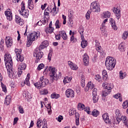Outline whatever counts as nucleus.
<instances>
[{
	"instance_id": "1",
	"label": "nucleus",
	"mask_w": 128,
	"mask_h": 128,
	"mask_svg": "<svg viewBox=\"0 0 128 128\" xmlns=\"http://www.w3.org/2000/svg\"><path fill=\"white\" fill-rule=\"evenodd\" d=\"M5 66L7 68V71L8 74L10 76H14V68H12V56L10 54H8L4 56Z\"/></svg>"
},
{
	"instance_id": "2",
	"label": "nucleus",
	"mask_w": 128,
	"mask_h": 128,
	"mask_svg": "<svg viewBox=\"0 0 128 128\" xmlns=\"http://www.w3.org/2000/svg\"><path fill=\"white\" fill-rule=\"evenodd\" d=\"M116 120H114V124H118L122 120L125 126L128 128V118H126V116H122V114H120V112L119 110H116Z\"/></svg>"
},
{
	"instance_id": "3",
	"label": "nucleus",
	"mask_w": 128,
	"mask_h": 128,
	"mask_svg": "<svg viewBox=\"0 0 128 128\" xmlns=\"http://www.w3.org/2000/svg\"><path fill=\"white\" fill-rule=\"evenodd\" d=\"M116 60L114 58L108 56L105 62V66L107 70H112L116 66Z\"/></svg>"
},
{
	"instance_id": "4",
	"label": "nucleus",
	"mask_w": 128,
	"mask_h": 128,
	"mask_svg": "<svg viewBox=\"0 0 128 128\" xmlns=\"http://www.w3.org/2000/svg\"><path fill=\"white\" fill-rule=\"evenodd\" d=\"M48 70L50 72V82H54V80H58L60 76H62V73L59 72L58 75L56 74V70L55 68L50 66L48 68Z\"/></svg>"
},
{
	"instance_id": "5",
	"label": "nucleus",
	"mask_w": 128,
	"mask_h": 128,
	"mask_svg": "<svg viewBox=\"0 0 128 128\" xmlns=\"http://www.w3.org/2000/svg\"><path fill=\"white\" fill-rule=\"evenodd\" d=\"M50 82V80L48 78H44V76L40 78V80L38 82L34 84V86L36 88H37L38 90H40L42 88H44L46 86H48Z\"/></svg>"
},
{
	"instance_id": "6",
	"label": "nucleus",
	"mask_w": 128,
	"mask_h": 128,
	"mask_svg": "<svg viewBox=\"0 0 128 128\" xmlns=\"http://www.w3.org/2000/svg\"><path fill=\"white\" fill-rule=\"evenodd\" d=\"M38 38V33L36 32H33L29 34V36H28V42L26 43L27 46H30V45L32 44V42L36 40V38Z\"/></svg>"
},
{
	"instance_id": "7",
	"label": "nucleus",
	"mask_w": 128,
	"mask_h": 128,
	"mask_svg": "<svg viewBox=\"0 0 128 128\" xmlns=\"http://www.w3.org/2000/svg\"><path fill=\"white\" fill-rule=\"evenodd\" d=\"M18 12L24 18H28V10H26V6H24V2H22L21 3V10H19Z\"/></svg>"
},
{
	"instance_id": "8",
	"label": "nucleus",
	"mask_w": 128,
	"mask_h": 128,
	"mask_svg": "<svg viewBox=\"0 0 128 128\" xmlns=\"http://www.w3.org/2000/svg\"><path fill=\"white\" fill-rule=\"evenodd\" d=\"M90 10L93 12H100V4L96 3V2H92L90 4Z\"/></svg>"
},
{
	"instance_id": "9",
	"label": "nucleus",
	"mask_w": 128,
	"mask_h": 128,
	"mask_svg": "<svg viewBox=\"0 0 128 128\" xmlns=\"http://www.w3.org/2000/svg\"><path fill=\"white\" fill-rule=\"evenodd\" d=\"M34 56H36V60H35L36 64H38L40 60V58L44 56V52H40L38 50H35L34 54Z\"/></svg>"
},
{
	"instance_id": "10",
	"label": "nucleus",
	"mask_w": 128,
	"mask_h": 128,
	"mask_svg": "<svg viewBox=\"0 0 128 128\" xmlns=\"http://www.w3.org/2000/svg\"><path fill=\"white\" fill-rule=\"evenodd\" d=\"M26 68V64H21L20 66H18V76L20 78V76H22V70H25Z\"/></svg>"
},
{
	"instance_id": "11",
	"label": "nucleus",
	"mask_w": 128,
	"mask_h": 128,
	"mask_svg": "<svg viewBox=\"0 0 128 128\" xmlns=\"http://www.w3.org/2000/svg\"><path fill=\"white\" fill-rule=\"evenodd\" d=\"M6 44L8 48H10L12 46V40L10 36H6Z\"/></svg>"
},
{
	"instance_id": "12",
	"label": "nucleus",
	"mask_w": 128,
	"mask_h": 128,
	"mask_svg": "<svg viewBox=\"0 0 128 128\" xmlns=\"http://www.w3.org/2000/svg\"><path fill=\"white\" fill-rule=\"evenodd\" d=\"M94 88V84L92 82H90L87 84L86 88H84V90L85 92H88L90 90H92Z\"/></svg>"
},
{
	"instance_id": "13",
	"label": "nucleus",
	"mask_w": 128,
	"mask_h": 128,
	"mask_svg": "<svg viewBox=\"0 0 128 128\" xmlns=\"http://www.w3.org/2000/svg\"><path fill=\"white\" fill-rule=\"evenodd\" d=\"M4 14L8 20H12V13L10 11L6 10Z\"/></svg>"
},
{
	"instance_id": "14",
	"label": "nucleus",
	"mask_w": 128,
	"mask_h": 128,
	"mask_svg": "<svg viewBox=\"0 0 128 128\" xmlns=\"http://www.w3.org/2000/svg\"><path fill=\"white\" fill-rule=\"evenodd\" d=\"M102 86H104L105 88V90H110L112 88H114L112 84L110 83L106 84V82H104L103 83Z\"/></svg>"
},
{
	"instance_id": "15",
	"label": "nucleus",
	"mask_w": 128,
	"mask_h": 128,
	"mask_svg": "<svg viewBox=\"0 0 128 128\" xmlns=\"http://www.w3.org/2000/svg\"><path fill=\"white\" fill-rule=\"evenodd\" d=\"M112 10L114 14H116L117 20H120V9H118V8H114L112 9Z\"/></svg>"
},
{
	"instance_id": "16",
	"label": "nucleus",
	"mask_w": 128,
	"mask_h": 128,
	"mask_svg": "<svg viewBox=\"0 0 128 128\" xmlns=\"http://www.w3.org/2000/svg\"><path fill=\"white\" fill-rule=\"evenodd\" d=\"M73 114H75L76 126H80V114L76 112V110H74Z\"/></svg>"
},
{
	"instance_id": "17",
	"label": "nucleus",
	"mask_w": 128,
	"mask_h": 128,
	"mask_svg": "<svg viewBox=\"0 0 128 128\" xmlns=\"http://www.w3.org/2000/svg\"><path fill=\"white\" fill-rule=\"evenodd\" d=\"M102 118L106 124H110V116L106 114L102 116Z\"/></svg>"
},
{
	"instance_id": "18",
	"label": "nucleus",
	"mask_w": 128,
	"mask_h": 128,
	"mask_svg": "<svg viewBox=\"0 0 128 128\" xmlns=\"http://www.w3.org/2000/svg\"><path fill=\"white\" fill-rule=\"evenodd\" d=\"M66 96H74V92L72 89H68L66 92Z\"/></svg>"
},
{
	"instance_id": "19",
	"label": "nucleus",
	"mask_w": 128,
	"mask_h": 128,
	"mask_svg": "<svg viewBox=\"0 0 128 128\" xmlns=\"http://www.w3.org/2000/svg\"><path fill=\"white\" fill-rule=\"evenodd\" d=\"M59 34L60 36H62V38L64 40H68V35H66V31L62 30L59 32Z\"/></svg>"
},
{
	"instance_id": "20",
	"label": "nucleus",
	"mask_w": 128,
	"mask_h": 128,
	"mask_svg": "<svg viewBox=\"0 0 128 128\" xmlns=\"http://www.w3.org/2000/svg\"><path fill=\"white\" fill-rule=\"evenodd\" d=\"M110 24L112 26V27L114 30H118V27L116 26V21L112 19V18H111L110 19Z\"/></svg>"
},
{
	"instance_id": "21",
	"label": "nucleus",
	"mask_w": 128,
	"mask_h": 128,
	"mask_svg": "<svg viewBox=\"0 0 128 128\" xmlns=\"http://www.w3.org/2000/svg\"><path fill=\"white\" fill-rule=\"evenodd\" d=\"M83 62L85 66H88V62H89L88 56L86 54V53H85L84 55Z\"/></svg>"
},
{
	"instance_id": "22",
	"label": "nucleus",
	"mask_w": 128,
	"mask_h": 128,
	"mask_svg": "<svg viewBox=\"0 0 128 128\" xmlns=\"http://www.w3.org/2000/svg\"><path fill=\"white\" fill-rule=\"evenodd\" d=\"M24 84H26L28 86H30V76H28V74L25 80H24V82L22 84H21V86H24Z\"/></svg>"
},
{
	"instance_id": "23",
	"label": "nucleus",
	"mask_w": 128,
	"mask_h": 128,
	"mask_svg": "<svg viewBox=\"0 0 128 128\" xmlns=\"http://www.w3.org/2000/svg\"><path fill=\"white\" fill-rule=\"evenodd\" d=\"M68 64L70 68H72L74 70H78V66L76 64L72 63V62L69 61Z\"/></svg>"
},
{
	"instance_id": "24",
	"label": "nucleus",
	"mask_w": 128,
	"mask_h": 128,
	"mask_svg": "<svg viewBox=\"0 0 128 128\" xmlns=\"http://www.w3.org/2000/svg\"><path fill=\"white\" fill-rule=\"evenodd\" d=\"M72 76L64 77V80H63V82H64V84H68V82H72Z\"/></svg>"
},
{
	"instance_id": "25",
	"label": "nucleus",
	"mask_w": 128,
	"mask_h": 128,
	"mask_svg": "<svg viewBox=\"0 0 128 128\" xmlns=\"http://www.w3.org/2000/svg\"><path fill=\"white\" fill-rule=\"evenodd\" d=\"M16 56L17 58L16 60H18V62H24V57L22 56V54H19V55H17Z\"/></svg>"
},
{
	"instance_id": "26",
	"label": "nucleus",
	"mask_w": 128,
	"mask_h": 128,
	"mask_svg": "<svg viewBox=\"0 0 128 128\" xmlns=\"http://www.w3.org/2000/svg\"><path fill=\"white\" fill-rule=\"evenodd\" d=\"M68 18L70 22H72V16H74V10H72V9H70L68 10Z\"/></svg>"
},
{
	"instance_id": "27",
	"label": "nucleus",
	"mask_w": 128,
	"mask_h": 128,
	"mask_svg": "<svg viewBox=\"0 0 128 128\" xmlns=\"http://www.w3.org/2000/svg\"><path fill=\"white\" fill-rule=\"evenodd\" d=\"M11 100H12L11 97L6 96L5 98L4 104H6V106H8V104H10Z\"/></svg>"
},
{
	"instance_id": "28",
	"label": "nucleus",
	"mask_w": 128,
	"mask_h": 128,
	"mask_svg": "<svg viewBox=\"0 0 128 128\" xmlns=\"http://www.w3.org/2000/svg\"><path fill=\"white\" fill-rule=\"evenodd\" d=\"M102 78L104 80H108V73L106 72V70H104L102 72Z\"/></svg>"
},
{
	"instance_id": "29",
	"label": "nucleus",
	"mask_w": 128,
	"mask_h": 128,
	"mask_svg": "<svg viewBox=\"0 0 128 128\" xmlns=\"http://www.w3.org/2000/svg\"><path fill=\"white\" fill-rule=\"evenodd\" d=\"M88 46V41L82 40L81 42V46L82 48H85Z\"/></svg>"
},
{
	"instance_id": "30",
	"label": "nucleus",
	"mask_w": 128,
	"mask_h": 128,
	"mask_svg": "<svg viewBox=\"0 0 128 128\" xmlns=\"http://www.w3.org/2000/svg\"><path fill=\"white\" fill-rule=\"evenodd\" d=\"M98 114H100V112L96 109H94L92 112V115L93 116L96 117Z\"/></svg>"
},
{
	"instance_id": "31",
	"label": "nucleus",
	"mask_w": 128,
	"mask_h": 128,
	"mask_svg": "<svg viewBox=\"0 0 128 128\" xmlns=\"http://www.w3.org/2000/svg\"><path fill=\"white\" fill-rule=\"evenodd\" d=\"M126 77V73L122 72V71L120 70V78H121V80H123V78H124Z\"/></svg>"
},
{
	"instance_id": "32",
	"label": "nucleus",
	"mask_w": 128,
	"mask_h": 128,
	"mask_svg": "<svg viewBox=\"0 0 128 128\" xmlns=\"http://www.w3.org/2000/svg\"><path fill=\"white\" fill-rule=\"evenodd\" d=\"M110 90L105 89V90L102 92V96H107L110 94Z\"/></svg>"
},
{
	"instance_id": "33",
	"label": "nucleus",
	"mask_w": 128,
	"mask_h": 128,
	"mask_svg": "<svg viewBox=\"0 0 128 128\" xmlns=\"http://www.w3.org/2000/svg\"><path fill=\"white\" fill-rule=\"evenodd\" d=\"M84 104L82 103H79L78 106V110H84Z\"/></svg>"
},
{
	"instance_id": "34",
	"label": "nucleus",
	"mask_w": 128,
	"mask_h": 128,
	"mask_svg": "<svg viewBox=\"0 0 128 128\" xmlns=\"http://www.w3.org/2000/svg\"><path fill=\"white\" fill-rule=\"evenodd\" d=\"M54 28H47L46 29V32L47 34H52V32H54Z\"/></svg>"
},
{
	"instance_id": "35",
	"label": "nucleus",
	"mask_w": 128,
	"mask_h": 128,
	"mask_svg": "<svg viewBox=\"0 0 128 128\" xmlns=\"http://www.w3.org/2000/svg\"><path fill=\"white\" fill-rule=\"evenodd\" d=\"M78 32L81 35V38L82 39V38H84V28L80 26L78 28Z\"/></svg>"
},
{
	"instance_id": "36",
	"label": "nucleus",
	"mask_w": 128,
	"mask_h": 128,
	"mask_svg": "<svg viewBox=\"0 0 128 128\" xmlns=\"http://www.w3.org/2000/svg\"><path fill=\"white\" fill-rule=\"evenodd\" d=\"M104 18H110V12L108 11L104 12Z\"/></svg>"
},
{
	"instance_id": "37",
	"label": "nucleus",
	"mask_w": 128,
	"mask_h": 128,
	"mask_svg": "<svg viewBox=\"0 0 128 128\" xmlns=\"http://www.w3.org/2000/svg\"><path fill=\"white\" fill-rule=\"evenodd\" d=\"M122 108L124 109L128 107V100L124 102L122 104Z\"/></svg>"
},
{
	"instance_id": "38",
	"label": "nucleus",
	"mask_w": 128,
	"mask_h": 128,
	"mask_svg": "<svg viewBox=\"0 0 128 128\" xmlns=\"http://www.w3.org/2000/svg\"><path fill=\"white\" fill-rule=\"evenodd\" d=\"M128 31L124 32L122 36V38H123V40H126V38H128Z\"/></svg>"
},
{
	"instance_id": "39",
	"label": "nucleus",
	"mask_w": 128,
	"mask_h": 128,
	"mask_svg": "<svg viewBox=\"0 0 128 128\" xmlns=\"http://www.w3.org/2000/svg\"><path fill=\"white\" fill-rule=\"evenodd\" d=\"M55 26H56V28H60V20H56L55 23Z\"/></svg>"
},
{
	"instance_id": "40",
	"label": "nucleus",
	"mask_w": 128,
	"mask_h": 128,
	"mask_svg": "<svg viewBox=\"0 0 128 128\" xmlns=\"http://www.w3.org/2000/svg\"><path fill=\"white\" fill-rule=\"evenodd\" d=\"M40 94H48V91L46 89H44L40 92Z\"/></svg>"
},
{
	"instance_id": "41",
	"label": "nucleus",
	"mask_w": 128,
	"mask_h": 128,
	"mask_svg": "<svg viewBox=\"0 0 128 128\" xmlns=\"http://www.w3.org/2000/svg\"><path fill=\"white\" fill-rule=\"evenodd\" d=\"M15 54H16V56H18L22 54V49H15Z\"/></svg>"
},
{
	"instance_id": "42",
	"label": "nucleus",
	"mask_w": 128,
	"mask_h": 128,
	"mask_svg": "<svg viewBox=\"0 0 128 128\" xmlns=\"http://www.w3.org/2000/svg\"><path fill=\"white\" fill-rule=\"evenodd\" d=\"M22 20V18H20V17L18 15H16V20H16V24L18 23V22H20V20Z\"/></svg>"
},
{
	"instance_id": "43",
	"label": "nucleus",
	"mask_w": 128,
	"mask_h": 128,
	"mask_svg": "<svg viewBox=\"0 0 128 128\" xmlns=\"http://www.w3.org/2000/svg\"><path fill=\"white\" fill-rule=\"evenodd\" d=\"M97 92L98 89H96V88H94L92 90V96H98Z\"/></svg>"
},
{
	"instance_id": "44",
	"label": "nucleus",
	"mask_w": 128,
	"mask_h": 128,
	"mask_svg": "<svg viewBox=\"0 0 128 128\" xmlns=\"http://www.w3.org/2000/svg\"><path fill=\"white\" fill-rule=\"evenodd\" d=\"M44 68V64H40L38 66V70H42Z\"/></svg>"
},
{
	"instance_id": "45",
	"label": "nucleus",
	"mask_w": 128,
	"mask_h": 128,
	"mask_svg": "<svg viewBox=\"0 0 128 128\" xmlns=\"http://www.w3.org/2000/svg\"><path fill=\"white\" fill-rule=\"evenodd\" d=\"M84 112H87L88 114H90V110L89 106L84 108Z\"/></svg>"
},
{
	"instance_id": "46",
	"label": "nucleus",
	"mask_w": 128,
	"mask_h": 128,
	"mask_svg": "<svg viewBox=\"0 0 128 128\" xmlns=\"http://www.w3.org/2000/svg\"><path fill=\"white\" fill-rule=\"evenodd\" d=\"M1 86L3 92H6V86H4V84L2 82H1Z\"/></svg>"
},
{
	"instance_id": "47",
	"label": "nucleus",
	"mask_w": 128,
	"mask_h": 128,
	"mask_svg": "<svg viewBox=\"0 0 128 128\" xmlns=\"http://www.w3.org/2000/svg\"><path fill=\"white\" fill-rule=\"evenodd\" d=\"M46 48L44 45V44L42 43L40 44V46L38 50H40H40H44V48Z\"/></svg>"
},
{
	"instance_id": "48",
	"label": "nucleus",
	"mask_w": 128,
	"mask_h": 128,
	"mask_svg": "<svg viewBox=\"0 0 128 128\" xmlns=\"http://www.w3.org/2000/svg\"><path fill=\"white\" fill-rule=\"evenodd\" d=\"M56 120H58V122H60L62 120H64V117L62 116H59L58 118H56Z\"/></svg>"
},
{
	"instance_id": "49",
	"label": "nucleus",
	"mask_w": 128,
	"mask_h": 128,
	"mask_svg": "<svg viewBox=\"0 0 128 128\" xmlns=\"http://www.w3.org/2000/svg\"><path fill=\"white\" fill-rule=\"evenodd\" d=\"M118 48L120 52H124V46L120 44L118 46Z\"/></svg>"
},
{
	"instance_id": "50",
	"label": "nucleus",
	"mask_w": 128,
	"mask_h": 128,
	"mask_svg": "<svg viewBox=\"0 0 128 128\" xmlns=\"http://www.w3.org/2000/svg\"><path fill=\"white\" fill-rule=\"evenodd\" d=\"M18 110L20 114H24V108H22V106H20L18 107Z\"/></svg>"
},
{
	"instance_id": "51",
	"label": "nucleus",
	"mask_w": 128,
	"mask_h": 128,
	"mask_svg": "<svg viewBox=\"0 0 128 128\" xmlns=\"http://www.w3.org/2000/svg\"><path fill=\"white\" fill-rule=\"evenodd\" d=\"M52 8L51 6H48L47 8H46L45 10V12H52Z\"/></svg>"
},
{
	"instance_id": "52",
	"label": "nucleus",
	"mask_w": 128,
	"mask_h": 128,
	"mask_svg": "<svg viewBox=\"0 0 128 128\" xmlns=\"http://www.w3.org/2000/svg\"><path fill=\"white\" fill-rule=\"evenodd\" d=\"M52 52H49L48 56V60H49V62H50L52 60Z\"/></svg>"
},
{
	"instance_id": "53",
	"label": "nucleus",
	"mask_w": 128,
	"mask_h": 128,
	"mask_svg": "<svg viewBox=\"0 0 128 128\" xmlns=\"http://www.w3.org/2000/svg\"><path fill=\"white\" fill-rule=\"evenodd\" d=\"M92 100L94 103L98 102V97L93 96Z\"/></svg>"
},
{
	"instance_id": "54",
	"label": "nucleus",
	"mask_w": 128,
	"mask_h": 128,
	"mask_svg": "<svg viewBox=\"0 0 128 128\" xmlns=\"http://www.w3.org/2000/svg\"><path fill=\"white\" fill-rule=\"evenodd\" d=\"M90 11L88 10L86 15V20H90Z\"/></svg>"
},
{
	"instance_id": "55",
	"label": "nucleus",
	"mask_w": 128,
	"mask_h": 128,
	"mask_svg": "<svg viewBox=\"0 0 128 128\" xmlns=\"http://www.w3.org/2000/svg\"><path fill=\"white\" fill-rule=\"evenodd\" d=\"M95 80H98V82H100V74H97L95 76Z\"/></svg>"
},
{
	"instance_id": "56",
	"label": "nucleus",
	"mask_w": 128,
	"mask_h": 128,
	"mask_svg": "<svg viewBox=\"0 0 128 128\" xmlns=\"http://www.w3.org/2000/svg\"><path fill=\"white\" fill-rule=\"evenodd\" d=\"M81 82H86V78L84 75L81 76Z\"/></svg>"
},
{
	"instance_id": "57",
	"label": "nucleus",
	"mask_w": 128,
	"mask_h": 128,
	"mask_svg": "<svg viewBox=\"0 0 128 128\" xmlns=\"http://www.w3.org/2000/svg\"><path fill=\"white\" fill-rule=\"evenodd\" d=\"M96 50L98 52H102V46H98L96 47Z\"/></svg>"
},
{
	"instance_id": "58",
	"label": "nucleus",
	"mask_w": 128,
	"mask_h": 128,
	"mask_svg": "<svg viewBox=\"0 0 128 128\" xmlns=\"http://www.w3.org/2000/svg\"><path fill=\"white\" fill-rule=\"evenodd\" d=\"M42 44L44 45L46 48L48 46V40H44L42 42Z\"/></svg>"
},
{
	"instance_id": "59",
	"label": "nucleus",
	"mask_w": 128,
	"mask_h": 128,
	"mask_svg": "<svg viewBox=\"0 0 128 128\" xmlns=\"http://www.w3.org/2000/svg\"><path fill=\"white\" fill-rule=\"evenodd\" d=\"M42 121L39 120L37 122L36 124H37V128H40L42 126Z\"/></svg>"
},
{
	"instance_id": "60",
	"label": "nucleus",
	"mask_w": 128,
	"mask_h": 128,
	"mask_svg": "<svg viewBox=\"0 0 128 128\" xmlns=\"http://www.w3.org/2000/svg\"><path fill=\"white\" fill-rule=\"evenodd\" d=\"M17 24H19L20 26H23L24 24V20L22 19L20 21H19Z\"/></svg>"
},
{
	"instance_id": "61",
	"label": "nucleus",
	"mask_w": 128,
	"mask_h": 128,
	"mask_svg": "<svg viewBox=\"0 0 128 128\" xmlns=\"http://www.w3.org/2000/svg\"><path fill=\"white\" fill-rule=\"evenodd\" d=\"M106 22H108V19H105L104 21L102 23V26L103 28H104L105 26H104V24H106Z\"/></svg>"
},
{
	"instance_id": "62",
	"label": "nucleus",
	"mask_w": 128,
	"mask_h": 128,
	"mask_svg": "<svg viewBox=\"0 0 128 128\" xmlns=\"http://www.w3.org/2000/svg\"><path fill=\"white\" fill-rule=\"evenodd\" d=\"M51 96H60V94H56V92H54L51 94Z\"/></svg>"
},
{
	"instance_id": "63",
	"label": "nucleus",
	"mask_w": 128,
	"mask_h": 128,
	"mask_svg": "<svg viewBox=\"0 0 128 128\" xmlns=\"http://www.w3.org/2000/svg\"><path fill=\"white\" fill-rule=\"evenodd\" d=\"M18 118H15L14 120V124H16L18 122Z\"/></svg>"
},
{
	"instance_id": "64",
	"label": "nucleus",
	"mask_w": 128,
	"mask_h": 128,
	"mask_svg": "<svg viewBox=\"0 0 128 128\" xmlns=\"http://www.w3.org/2000/svg\"><path fill=\"white\" fill-rule=\"evenodd\" d=\"M55 38L57 40H60V32L58 33V34L55 36Z\"/></svg>"
}]
</instances>
